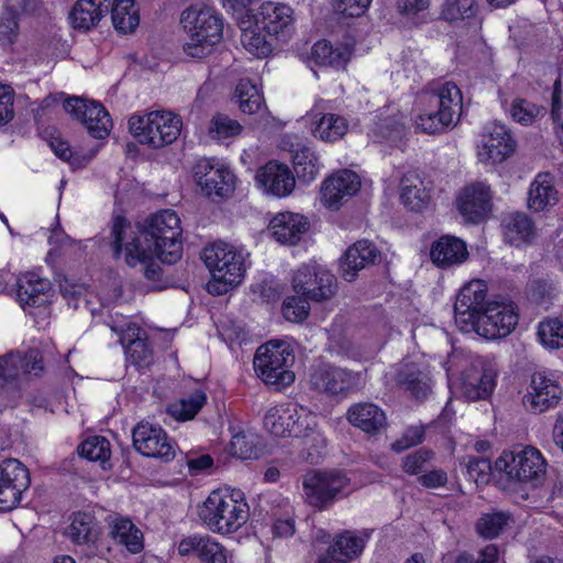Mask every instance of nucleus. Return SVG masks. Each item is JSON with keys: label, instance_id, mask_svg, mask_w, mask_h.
Returning a JSON list of instances; mask_svg holds the SVG:
<instances>
[{"label": "nucleus", "instance_id": "obj_1", "mask_svg": "<svg viewBox=\"0 0 563 563\" xmlns=\"http://www.w3.org/2000/svg\"><path fill=\"white\" fill-rule=\"evenodd\" d=\"M181 233L179 217L166 209L152 214L136 229L118 217L111 228L110 244L114 257H119L124 247L125 263L132 267L153 256L162 263L174 264L183 254Z\"/></svg>", "mask_w": 563, "mask_h": 563}, {"label": "nucleus", "instance_id": "obj_2", "mask_svg": "<svg viewBox=\"0 0 563 563\" xmlns=\"http://www.w3.org/2000/svg\"><path fill=\"white\" fill-rule=\"evenodd\" d=\"M454 320L464 333H476L487 340L511 334L519 322L518 305L506 298H488L487 285L479 279L465 284L454 306Z\"/></svg>", "mask_w": 563, "mask_h": 563}, {"label": "nucleus", "instance_id": "obj_3", "mask_svg": "<svg viewBox=\"0 0 563 563\" xmlns=\"http://www.w3.org/2000/svg\"><path fill=\"white\" fill-rule=\"evenodd\" d=\"M264 428L275 437H295L308 446L301 457L316 464L327 441L318 429L317 416L305 407L282 404L272 407L264 416Z\"/></svg>", "mask_w": 563, "mask_h": 563}, {"label": "nucleus", "instance_id": "obj_4", "mask_svg": "<svg viewBox=\"0 0 563 563\" xmlns=\"http://www.w3.org/2000/svg\"><path fill=\"white\" fill-rule=\"evenodd\" d=\"M249 511V505L240 492L216 489L203 501L199 517L211 532L227 536L247 522Z\"/></svg>", "mask_w": 563, "mask_h": 563}, {"label": "nucleus", "instance_id": "obj_5", "mask_svg": "<svg viewBox=\"0 0 563 563\" xmlns=\"http://www.w3.org/2000/svg\"><path fill=\"white\" fill-rule=\"evenodd\" d=\"M180 22L188 34L184 52L194 58H205L221 41L223 22L209 7L194 5L181 13Z\"/></svg>", "mask_w": 563, "mask_h": 563}, {"label": "nucleus", "instance_id": "obj_6", "mask_svg": "<svg viewBox=\"0 0 563 563\" xmlns=\"http://www.w3.org/2000/svg\"><path fill=\"white\" fill-rule=\"evenodd\" d=\"M202 260L212 275V280L207 285L210 294H227L231 287L242 282L246 269L244 256L233 245L213 243L203 250Z\"/></svg>", "mask_w": 563, "mask_h": 563}, {"label": "nucleus", "instance_id": "obj_7", "mask_svg": "<svg viewBox=\"0 0 563 563\" xmlns=\"http://www.w3.org/2000/svg\"><path fill=\"white\" fill-rule=\"evenodd\" d=\"M495 468L509 483L539 486L547 474L548 462L532 445L506 450L495 461Z\"/></svg>", "mask_w": 563, "mask_h": 563}, {"label": "nucleus", "instance_id": "obj_8", "mask_svg": "<svg viewBox=\"0 0 563 563\" xmlns=\"http://www.w3.org/2000/svg\"><path fill=\"white\" fill-rule=\"evenodd\" d=\"M129 129L141 144L162 148L177 140L181 130V120L168 111H153L132 115L129 120Z\"/></svg>", "mask_w": 563, "mask_h": 563}, {"label": "nucleus", "instance_id": "obj_9", "mask_svg": "<svg viewBox=\"0 0 563 563\" xmlns=\"http://www.w3.org/2000/svg\"><path fill=\"white\" fill-rule=\"evenodd\" d=\"M42 368V355L36 349L0 356V393L3 398L8 401L20 398L23 376L30 373L37 375Z\"/></svg>", "mask_w": 563, "mask_h": 563}, {"label": "nucleus", "instance_id": "obj_10", "mask_svg": "<svg viewBox=\"0 0 563 563\" xmlns=\"http://www.w3.org/2000/svg\"><path fill=\"white\" fill-rule=\"evenodd\" d=\"M292 361L294 356L287 344L268 342L257 349L254 368L266 385L279 388L295 380V374L289 371Z\"/></svg>", "mask_w": 563, "mask_h": 563}, {"label": "nucleus", "instance_id": "obj_11", "mask_svg": "<svg viewBox=\"0 0 563 563\" xmlns=\"http://www.w3.org/2000/svg\"><path fill=\"white\" fill-rule=\"evenodd\" d=\"M350 479L341 472L309 471L302 476L305 500L312 507L323 510L345 495Z\"/></svg>", "mask_w": 563, "mask_h": 563}, {"label": "nucleus", "instance_id": "obj_12", "mask_svg": "<svg viewBox=\"0 0 563 563\" xmlns=\"http://www.w3.org/2000/svg\"><path fill=\"white\" fill-rule=\"evenodd\" d=\"M292 289L313 302L331 300L338 291L335 276L318 264H305L292 276Z\"/></svg>", "mask_w": 563, "mask_h": 563}, {"label": "nucleus", "instance_id": "obj_13", "mask_svg": "<svg viewBox=\"0 0 563 563\" xmlns=\"http://www.w3.org/2000/svg\"><path fill=\"white\" fill-rule=\"evenodd\" d=\"M310 384L313 389L328 396H347L360 390L364 384V377L360 372L329 364L313 368L310 374Z\"/></svg>", "mask_w": 563, "mask_h": 563}, {"label": "nucleus", "instance_id": "obj_14", "mask_svg": "<svg viewBox=\"0 0 563 563\" xmlns=\"http://www.w3.org/2000/svg\"><path fill=\"white\" fill-rule=\"evenodd\" d=\"M455 208L465 224H481L493 210V192L484 181H472L463 186L455 198Z\"/></svg>", "mask_w": 563, "mask_h": 563}, {"label": "nucleus", "instance_id": "obj_15", "mask_svg": "<svg viewBox=\"0 0 563 563\" xmlns=\"http://www.w3.org/2000/svg\"><path fill=\"white\" fill-rule=\"evenodd\" d=\"M194 177L201 191L211 199L225 198L234 190L235 176L214 159H199L194 166Z\"/></svg>", "mask_w": 563, "mask_h": 563}, {"label": "nucleus", "instance_id": "obj_16", "mask_svg": "<svg viewBox=\"0 0 563 563\" xmlns=\"http://www.w3.org/2000/svg\"><path fill=\"white\" fill-rule=\"evenodd\" d=\"M31 483L29 470L15 459L0 464V512L14 509Z\"/></svg>", "mask_w": 563, "mask_h": 563}, {"label": "nucleus", "instance_id": "obj_17", "mask_svg": "<svg viewBox=\"0 0 563 563\" xmlns=\"http://www.w3.org/2000/svg\"><path fill=\"white\" fill-rule=\"evenodd\" d=\"M63 108L78 119L92 137L103 139L109 134L112 122L101 103L84 98L69 97L64 100Z\"/></svg>", "mask_w": 563, "mask_h": 563}, {"label": "nucleus", "instance_id": "obj_18", "mask_svg": "<svg viewBox=\"0 0 563 563\" xmlns=\"http://www.w3.org/2000/svg\"><path fill=\"white\" fill-rule=\"evenodd\" d=\"M133 446L141 454L170 461L175 457V448L167 433L159 427L148 422H140L133 429Z\"/></svg>", "mask_w": 563, "mask_h": 563}, {"label": "nucleus", "instance_id": "obj_19", "mask_svg": "<svg viewBox=\"0 0 563 563\" xmlns=\"http://www.w3.org/2000/svg\"><path fill=\"white\" fill-rule=\"evenodd\" d=\"M563 395V389L554 375L547 372H537L531 376L528 394L523 404L533 412H545L555 407Z\"/></svg>", "mask_w": 563, "mask_h": 563}, {"label": "nucleus", "instance_id": "obj_20", "mask_svg": "<svg viewBox=\"0 0 563 563\" xmlns=\"http://www.w3.org/2000/svg\"><path fill=\"white\" fill-rule=\"evenodd\" d=\"M467 243L453 234H441L432 241L429 257L434 267L441 271L453 269L468 258Z\"/></svg>", "mask_w": 563, "mask_h": 563}, {"label": "nucleus", "instance_id": "obj_21", "mask_svg": "<svg viewBox=\"0 0 563 563\" xmlns=\"http://www.w3.org/2000/svg\"><path fill=\"white\" fill-rule=\"evenodd\" d=\"M247 11L269 36H280L284 41L289 36L294 22V11L289 5L267 1L262 3L255 13L253 10Z\"/></svg>", "mask_w": 563, "mask_h": 563}, {"label": "nucleus", "instance_id": "obj_22", "mask_svg": "<svg viewBox=\"0 0 563 563\" xmlns=\"http://www.w3.org/2000/svg\"><path fill=\"white\" fill-rule=\"evenodd\" d=\"M361 188L358 175L349 169H342L328 177L321 187V200L331 209L340 206L353 197Z\"/></svg>", "mask_w": 563, "mask_h": 563}, {"label": "nucleus", "instance_id": "obj_23", "mask_svg": "<svg viewBox=\"0 0 563 563\" xmlns=\"http://www.w3.org/2000/svg\"><path fill=\"white\" fill-rule=\"evenodd\" d=\"M178 553L194 556L199 563H228V551L209 534H191L180 540Z\"/></svg>", "mask_w": 563, "mask_h": 563}, {"label": "nucleus", "instance_id": "obj_24", "mask_svg": "<svg viewBox=\"0 0 563 563\" xmlns=\"http://www.w3.org/2000/svg\"><path fill=\"white\" fill-rule=\"evenodd\" d=\"M482 142L487 158L494 164L503 163L512 155L517 145L510 130L497 121L485 125Z\"/></svg>", "mask_w": 563, "mask_h": 563}, {"label": "nucleus", "instance_id": "obj_25", "mask_svg": "<svg viewBox=\"0 0 563 563\" xmlns=\"http://www.w3.org/2000/svg\"><path fill=\"white\" fill-rule=\"evenodd\" d=\"M400 200L410 211L421 212L431 202L432 183L426 181L417 170L405 173L400 179Z\"/></svg>", "mask_w": 563, "mask_h": 563}, {"label": "nucleus", "instance_id": "obj_26", "mask_svg": "<svg viewBox=\"0 0 563 563\" xmlns=\"http://www.w3.org/2000/svg\"><path fill=\"white\" fill-rule=\"evenodd\" d=\"M379 257L380 253L372 242L367 240L355 242L340 260L342 278L346 282H353L361 269L375 264Z\"/></svg>", "mask_w": 563, "mask_h": 563}, {"label": "nucleus", "instance_id": "obj_27", "mask_svg": "<svg viewBox=\"0 0 563 563\" xmlns=\"http://www.w3.org/2000/svg\"><path fill=\"white\" fill-rule=\"evenodd\" d=\"M256 180L266 192L276 197H286L295 188V177L290 168L282 163L268 162L256 173Z\"/></svg>", "mask_w": 563, "mask_h": 563}, {"label": "nucleus", "instance_id": "obj_28", "mask_svg": "<svg viewBox=\"0 0 563 563\" xmlns=\"http://www.w3.org/2000/svg\"><path fill=\"white\" fill-rule=\"evenodd\" d=\"M395 380L401 390L408 393L410 398L418 402H424L432 391L431 377L413 362L404 364L397 372Z\"/></svg>", "mask_w": 563, "mask_h": 563}, {"label": "nucleus", "instance_id": "obj_29", "mask_svg": "<svg viewBox=\"0 0 563 563\" xmlns=\"http://www.w3.org/2000/svg\"><path fill=\"white\" fill-rule=\"evenodd\" d=\"M239 25L241 29V43L244 48L258 58L269 55L273 49L272 43L268 41V34L262 27V24L250 12L239 16Z\"/></svg>", "mask_w": 563, "mask_h": 563}, {"label": "nucleus", "instance_id": "obj_30", "mask_svg": "<svg viewBox=\"0 0 563 563\" xmlns=\"http://www.w3.org/2000/svg\"><path fill=\"white\" fill-rule=\"evenodd\" d=\"M16 297L20 305L26 307H43L48 302L51 282L35 273H26L18 279Z\"/></svg>", "mask_w": 563, "mask_h": 563}, {"label": "nucleus", "instance_id": "obj_31", "mask_svg": "<svg viewBox=\"0 0 563 563\" xmlns=\"http://www.w3.org/2000/svg\"><path fill=\"white\" fill-rule=\"evenodd\" d=\"M346 420L355 428L375 435L386 423V415L383 409L372 402H357L346 411Z\"/></svg>", "mask_w": 563, "mask_h": 563}, {"label": "nucleus", "instance_id": "obj_32", "mask_svg": "<svg viewBox=\"0 0 563 563\" xmlns=\"http://www.w3.org/2000/svg\"><path fill=\"white\" fill-rule=\"evenodd\" d=\"M559 192L551 173H539L530 185L528 192V208L532 212H541L555 206Z\"/></svg>", "mask_w": 563, "mask_h": 563}, {"label": "nucleus", "instance_id": "obj_33", "mask_svg": "<svg viewBox=\"0 0 563 563\" xmlns=\"http://www.w3.org/2000/svg\"><path fill=\"white\" fill-rule=\"evenodd\" d=\"M307 228V219L292 212L279 213L269 223L272 235L282 244H296Z\"/></svg>", "mask_w": 563, "mask_h": 563}, {"label": "nucleus", "instance_id": "obj_34", "mask_svg": "<svg viewBox=\"0 0 563 563\" xmlns=\"http://www.w3.org/2000/svg\"><path fill=\"white\" fill-rule=\"evenodd\" d=\"M497 376L492 366H483L479 373L467 374L462 382L464 396L471 401L489 398L495 390Z\"/></svg>", "mask_w": 563, "mask_h": 563}, {"label": "nucleus", "instance_id": "obj_35", "mask_svg": "<svg viewBox=\"0 0 563 563\" xmlns=\"http://www.w3.org/2000/svg\"><path fill=\"white\" fill-rule=\"evenodd\" d=\"M113 0H78L70 11L76 29L90 30L109 12Z\"/></svg>", "mask_w": 563, "mask_h": 563}, {"label": "nucleus", "instance_id": "obj_36", "mask_svg": "<svg viewBox=\"0 0 563 563\" xmlns=\"http://www.w3.org/2000/svg\"><path fill=\"white\" fill-rule=\"evenodd\" d=\"M504 236L507 243L520 247L532 241L536 228L533 221L523 213H514L503 221Z\"/></svg>", "mask_w": 563, "mask_h": 563}, {"label": "nucleus", "instance_id": "obj_37", "mask_svg": "<svg viewBox=\"0 0 563 563\" xmlns=\"http://www.w3.org/2000/svg\"><path fill=\"white\" fill-rule=\"evenodd\" d=\"M110 536L131 553H140L143 550V533L129 518L115 515L110 521Z\"/></svg>", "mask_w": 563, "mask_h": 563}, {"label": "nucleus", "instance_id": "obj_38", "mask_svg": "<svg viewBox=\"0 0 563 563\" xmlns=\"http://www.w3.org/2000/svg\"><path fill=\"white\" fill-rule=\"evenodd\" d=\"M351 54L347 46L333 47L330 42L322 40L312 46L310 59L319 66L344 68L351 58Z\"/></svg>", "mask_w": 563, "mask_h": 563}, {"label": "nucleus", "instance_id": "obj_39", "mask_svg": "<svg viewBox=\"0 0 563 563\" xmlns=\"http://www.w3.org/2000/svg\"><path fill=\"white\" fill-rule=\"evenodd\" d=\"M514 522L515 518L510 511L493 510L482 514L475 523V530L481 538L494 540Z\"/></svg>", "mask_w": 563, "mask_h": 563}, {"label": "nucleus", "instance_id": "obj_40", "mask_svg": "<svg viewBox=\"0 0 563 563\" xmlns=\"http://www.w3.org/2000/svg\"><path fill=\"white\" fill-rule=\"evenodd\" d=\"M316 120V126L312 133L316 137L324 142H335L343 137L347 132L349 124L346 120L334 113H325L318 118V114H313Z\"/></svg>", "mask_w": 563, "mask_h": 563}, {"label": "nucleus", "instance_id": "obj_41", "mask_svg": "<svg viewBox=\"0 0 563 563\" xmlns=\"http://www.w3.org/2000/svg\"><path fill=\"white\" fill-rule=\"evenodd\" d=\"M368 539L369 532L367 530H346L336 537L334 544L329 549H331L333 555L339 552L346 559L352 560L362 554Z\"/></svg>", "mask_w": 563, "mask_h": 563}, {"label": "nucleus", "instance_id": "obj_42", "mask_svg": "<svg viewBox=\"0 0 563 563\" xmlns=\"http://www.w3.org/2000/svg\"><path fill=\"white\" fill-rule=\"evenodd\" d=\"M548 113L547 107L537 104L526 98H515L509 107V114L516 123L530 126L543 119Z\"/></svg>", "mask_w": 563, "mask_h": 563}, {"label": "nucleus", "instance_id": "obj_43", "mask_svg": "<svg viewBox=\"0 0 563 563\" xmlns=\"http://www.w3.org/2000/svg\"><path fill=\"white\" fill-rule=\"evenodd\" d=\"M433 98L438 110L449 113L454 123L455 115L461 113L463 107V96L459 86L452 81H445L437 89Z\"/></svg>", "mask_w": 563, "mask_h": 563}, {"label": "nucleus", "instance_id": "obj_44", "mask_svg": "<svg viewBox=\"0 0 563 563\" xmlns=\"http://www.w3.org/2000/svg\"><path fill=\"white\" fill-rule=\"evenodd\" d=\"M206 400V394L200 389H196L191 394L170 404L167 407V413L178 421L191 420L201 410Z\"/></svg>", "mask_w": 563, "mask_h": 563}, {"label": "nucleus", "instance_id": "obj_45", "mask_svg": "<svg viewBox=\"0 0 563 563\" xmlns=\"http://www.w3.org/2000/svg\"><path fill=\"white\" fill-rule=\"evenodd\" d=\"M111 19L113 26L121 33H129L135 30L140 19L134 10V0H113L111 3Z\"/></svg>", "mask_w": 563, "mask_h": 563}, {"label": "nucleus", "instance_id": "obj_46", "mask_svg": "<svg viewBox=\"0 0 563 563\" xmlns=\"http://www.w3.org/2000/svg\"><path fill=\"white\" fill-rule=\"evenodd\" d=\"M67 536L77 544L95 542L99 536L95 518L87 512L76 514L67 529Z\"/></svg>", "mask_w": 563, "mask_h": 563}, {"label": "nucleus", "instance_id": "obj_47", "mask_svg": "<svg viewBox=\"0 0 563 563\" xmlns=\"http://www.w3.org/2000/svg\"><path fill=\"white\" fill-rule=\"evenodd\" d=\"M292 165L297 177L306 183L313 180L321 167L316 153L307 146H300L294 152Z\"/></svg>", "mask_w": 563, "mask_h": 563}, {"label": "nucleus", "instance_id": "obj_48", "mask_svg": "<svg viewBox=\"0 0 563 563\" xmlns=\"http://www.w3.org/2000/svg\"><path fill=\"white\" fill-rule=\"evenodd\" d=\"M272 533L275 538H288L295 533L294 508L287 499H280L272 509Z\"/></svg>", "mask_w": 563, "mask_h": 563}, {"label": "nucleus", "instance_id": "obj_49", "mask_svg": "<svg viewBox=\"0 0 563 563\" xmlns=\"http://www.w3.org/2000/svg\"><path fill=\"white\" fill-rule=\"evenodd\" d=\"M235 97L242 112L256 113L264 103V98L250 79H241L235 88Z\"/></svg>", "mask_w": 563, "mask_h": 563}, {"label": "nucleus", "instance_id": "obj_50", "mask_svg": "<svg viewBox=\"0 0 563 563\" xmlns=\"http://www.w3.org/2000/svg\"><path fill=\"white\" fill-rule=\"evenodd\" d=\"M417 129L428 134H435L445 131L453 122L449 113L441 112L438 107L432 110H424L416 117Z\"/></svg>", "mask_w": 563, "mask_h": 563}, {"label": "nucleus", "instance_id": "obj_51", "mask_svg": "<svg viewBox=\"0 0 563 563\" xmlns=\"http://www.w3.org/2000/svg\"><path fill=\"white\" fill-rule=\"evenodd\" d=\"M474 0H444L441 5L440 18L449 23L471 19L476 15Z\"/></svg>", "mask_w": 563, "mask_h": 563}, {"label": "nucleus", "instance_id": "obj_52", "mask_svg": "<svg viewBox=\"0 0 563 563\" xmlns=\"http://www.w3.org/2000/svg\"><path fill=\"white\" fill-rule=\"evenodd\" d=\"M231 453L241 460L257 459L261 455V448L254 434L239 432L230 442Z\"/></svg>", "mask_w": 563, "mask_h": 563}, {"label": "nucleus", "instance_id": "obj_53", "mask_svg": "<svg viewBox=\"0 0 563 563\" xmlns=\"http://www.w3.org/2000/svg\"><path fill=\"white\" fill-rule=\"evenodd\" d=\"M537 334L542 345L549 349L563 347V322L559 318L541 321Z\"/></svg>", "mask_w": 563, "mask_h": 563}, {"label": "nucleus", "instance_id": "obj_54", "mask_svg": "<svg viewBox=\"0 0 563 563\" xmlns=\"http://www.w3.org/2000/svg\"><path fill=\"white\" fill-rule=\"evenodd\" d=\"M79 454L89 461L104 463L111 455L110 442L104 437H90L80 444Z\"/></svg>", "mask_w": 563, "mask_h": 563}, {"label": "nucleus", "instance_id": "obj_55", "mask_svg": "<svg viewBox=\"0 0 563 563\" xmlns=\"http://www.w3.org/2000/svg\"><path fill=\"white\" fill-rule=\"evenodd\" d=\"M242 125L234 119L223 113L212 117L209 125V134L212 139H227L241 133Z\"/></svg>", "mask_w": 563, "mask_h": 563}, {"label": "nucleus", "instance_id": "obj_56", "mask_svg": "<svg viewBox=\"0 0 563 563\" xmlns=\"http://www.w3.org/2000/svg\"><path fill=\"white\" fill-rule=\"evenodd\" d=\"M309 301L302 295L288 296L283 302V316L290 322H302L309 316Z\"/></svg>", "mask_w": 563, "mask_h": 563}, {"label": "nucleus", "instance_id": "obj_57", "mask_svg": "<svg viewBox=\"0 0 563 563\" xmlns=\"http://www.w3.org/2000/svg\"><path fill=\"white\" fill-rule=\"evenodd\" d=\"M124 352L126 361L139 368H146L153 363V351L146 338L126 344Z\"/></svg>", "mask_w": 563, "mask_h": 563}, {"label": "nucleus", "instance_id": "obj_58", "mask_svg": "<svg viewBox=\"0 0 563 563\" xmlns=\"http://www.w3.org/2000/svg\"><path fill=\"white\" fill-rule=\"evenodd\" d=\"M434 453L429 449H418L402 459V471L408 475L419 476L426 471L427 464L432 460Z\"/></svg>", "mask_w": 563, "mask_h": 563}, {"label": "nucleus", "instance_id": "obj_59", "mask_svg": "<svg viewBox=\"0 0 563 563\" xmlns=\"http://www.w3.org/2000/svg\"><path fill=\"white\" fill-rule=\"evenodd\" d=\"M553 286L544 278H537L526 286L527 299L534 305L541 306L551 302L553 298Z\"/></svg>", "mask_w": 563, "mask_h": 563}, {"label": "nucleus", "instance_id": "obj_60", "mask_svg": "<svg viewBox=\"0 0 563 563\" xmlns=\"http://www.w3.org/2000/svg\"><path fill=\"white\" fill-rule=\"evenodd\" d=\"M109 327L120 336V343L124 349L126 344H131L136 340H144L146 338L144 330L135 323L129 322L124 317L109 323Z\"/></svg>", "mask_w": 563, "mask_h": 563}, {"label": "nucleus", "instance_id": "obj_61", "mask_svg": "<svg viewBox=\"0 0 563 563\" xmlns=\"http://www.w3.org/2000/svg\"><path fill=\"white\" fill-rule=\"evenodd\" d=\"M466 475L476 484H487L492 476V462L483 456H470L466 463Z\"/></svg>", "mask_w": 563, "mask_h": 563}, {"label": "nucleus", "instance_id": "obj_62", "mask_svg": "<svg viewBox=\"0 0 563 563\" xmlns=\"http://www.w3.org/2000/svg\"><path fill=\"white\" fill-rule=\"evenodd\" d=\"M60 294L67 301L68 307L74 310H78L81 307L87 308L88 300L86 299V288L84 285L71 283L68 279H64L60 285Z\"/></svg>", "mask_w": 563, "mask_h": 563}, {"label": "nucleus", "instance_id": "obj_63", "mask_svg": "<svg viewBox=\"0 0 563 563\" xmlns=\"http://www.w3.org/2000/svg\"><path fill=\"white\" fill-rule=\"evenodd\" d=\"M19 34L18 15L15 12L4 9L0 15V45L11 46Z\"/></svg>", "mask_w": 563, "mask_h": 563}, {"label": "nucleus", "instance_id": "obj_64", "mask_svg": "<svg viewBox=\"0 0 563 563\" xmlns=\"http://www.w3.org/2000/svg\"><path fill=\"white\" fill-rule=\"evenodd\" d=\"M426 437L423 426H409L405 429L400 439H397L390 449L397 453L421 444Z\"/></svg>", "mask_w": 563, "mask_h": 563}]
</instances>
